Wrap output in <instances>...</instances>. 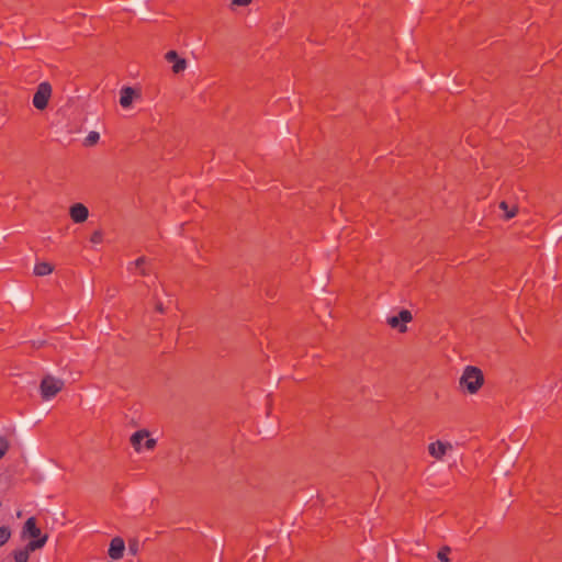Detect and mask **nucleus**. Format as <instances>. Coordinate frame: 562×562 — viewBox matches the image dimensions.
I'll return each mask as SVG.
<instances>
[{"label":"nucleus","instance_id":"nucleus-23","mask_svg":"<svg viewBox=\"0 0 562 562\" xmlns=\"http://www.w3.org/2000/svg\"><path fill=\"white\" fill-rule=\"evenodd\" d=\"M155 311L160 313V314L165 313V307H164L162 302H160L158 300L156 301V303H155Z\"/></svg>","mask_w":562,"mask_h":562},{"label":"nucleus","instance_id":"nucleus-10","mask_svg":"<svg viewBox=\"0 0 562 562\" xmlns=\"http://www.w3.org/2000/svg\"><path fill=\"white\" fill-rule=\"evenodd\" d=\"M69 214L75 223H82L88 218L89 211L82 203H76L70 207Z\"/></svg>","mask_w":562,"mask_h":562},{"label":"nucleus","instance_id":"nucleus-22","mask_svg":"<svg viewBox=\"0 0 562 562\" xmlns=\"http://www.w3.org/2000/svg\"><path fill=\"white\" fill-rule=\"evenodd\" d=\"M251 2V0H232V3L234 5L245 7L248 5Z\"/></svg>","mask_w":562,"mask_h":562},{"label":"nucleus","instance_id":"nucleus-18","mask_svg":"<svg viewBox=\"0 0 562 562\" xmlns=\"http://www.w3.org/2000/svg\"><path fill=\"white\" fill-rule=\"evenodd\" d=\"M103 240V232L101 229L94 231L90 236V241L93 244H100Z\"/></svg>","mask_w":562,"mask_h":562},{"label":"nucleus","instance_id":"nucleus-13","mask_svg":"<svg viewBox=\"0 0 562 562\" xmlns=\"http://www.w3.org/2000/svg\"><path fill=\"white\" fill-rule=\"evenodd\" d=\"M54 271V266L49 262H38L34 267V274L37 277L48 276Z\"/></svg>","mask_w":562,"mask_h":562},{"label":"nucleus","instance_id":"nucleus-8","mask_svg":"<svg viewBox=\"0 0 562 562\" xmlns=\"http://www.w3.org/2000/svg\"><path fill=\"white\" fill-rule=\"evenodd\" d=\"M165 59L168 63H172V71L175 74H180L187 68V60L184 58L179 57L176 50H169L165 55Z\"/></svg>","mask_w":562,"mask_h":562},{"label":"nucleus","instance_id":"nucleus-6","mask_svg":"<svg viewBox=\"0 0 562 562\" xmlns=\"http://www.w3.org/2000/svg\"><path fill=\"white\" fill-rule=\"evenodd\" d=\"M30 537L32 540L40 539L44 537L42 535L41 529L36 526V519L35 517H30L24 522L23 529H22V538Z\"/></svg>","mask_w":562,"mask_h":562},{"label":"nucleus","instance_id":"nucleus-1","mask_svg":"<svg viewBox=\"0 0 562 562\" xmlns=\"http://www.w3.org/2000/svg\"><path fill=\"white\" fill-rule=\"evenodd\" d=\"M460 387L469 393L476 394L484 384L483 371L474 366H467L459 380Z\"/></svg>","mask_w":562,"mask_h":562},{"label":"nucleus","instance_id":"nucleus-11","mask_svg":"<svg viewBox=\"0 0 562 562\" xmlns=\"http://www.w3.org/2000/svg\"><path fill=\"white\" fill-rule=\"evenodd\" d=\"M135 94L136 92L132 87H124L121 90L120 104L123 108H128L132 104Z\"/></svg>","mask_w":562,"mask_h":562},{"label":"nucleus","instance_id":"nucleus-5","mask_svg":"<svg viewBox=\"0 0 562 562\" xmlns=\"http://www.w3.org/2000/svg\"><path fill=\"white\" fill-rule=\"evenodd\" d=\"M412 319V313L408 310H402L398 315L387 317L386 324L392 328L398 329L400 333H406V323H409Z\"/></svg>","mask_w":562,"mask_h":562},{"label":"nucleus","instance_id":"nucleus-3","mask_svg":"<svg viewBox=\"0 0 562 562\" xmlns=\"http://www.w3.org/2000/svg\"><path fill=\"white\" fill-rule=\"evenodd\" d=\"M48 540V536L44 535V537L31 540L23 549L13 551V558L15 562H27L30 558V552L38 550L45 546Z\"/></svg>","mask_w":562,"mask_h":562},{"label":"nucleus","instance_id":"nucleus-21","mask_svg":"<svg viewBox=\"0 0 562 562\" xmlns=\"http://www.w3.org/2000/svg\"><path fill=\"white\" fill-rule=\"evenodd\" d=\"M156 439H153V438H146V441L144 443V447L147 449V450H151L156 447Z\"/></svg>","mask_w":562,"mask_h":562},{"label":"nucleus","instance_id":"nucleus-12","mask_svg":"<svg viewBox=\"0 0 562 562\" xmlns=\"http://www.w3.org/2000/svg\"><path fill=\"white\" fill-rule=\"evenodd\" d=\"M149 437V432L145 429L134 432L131 437V443L136 451L140 450L142 441Z\"/></svg>","mask_w":562,"mask_h":562},{"label":"nucleus","instance_id":"nucleus-20","mask_svg":"<svg viewBox=\"0 0 562 562\" xmlns=\"http://www.w3.org/2000/svg\"><path fill=\"white\" fill-rule=\"evenodd\" d=\"M139 550V543L137 540H131L128 542V551L131 554L136 555Z\"/></svg>","mask_w":562,"mask_h":562},{"label":"nucleus","instance_id":"nucleus-19","mask_svg":"<svg viewBox=\"0 0 562 562\" xmlns=\"http://www.w3.org/2000/svg\"><path fill=\"white\" fill-rule=\"evenodd\" d=\"M9 449V442L5 438L0 437V459L4 457Z\"/></svg>","mask_w":562,"mask_h":562},{"label":"nucleus","instance_id":"nucleus-7","mask_svg":"<svg viewBox=\"0 0 562 562\" xmlns=\"http://www.w3.org/2000/svg\"><path fill=\"white\" fill-rule=\"evenodd\" d=\"M124 550V540L121 537H115L110 542L108 554L113 560H120L121 558H123Z\"/></svg>","mask_w":562,"mask_h":562},{"label":"nucleus","instance_id":"nucleus-14","mask_svg":"<svg viewBox=\"0 0 562 562\" xmlns=\"http://www.w3.org/2000/svg\"><path fill=\"white\" fill-rule=\"evenodd\" d=\"M499 209L505 212V215H504L505 220L513 218L518 212V207L516 205H513L512 207H509V205L506 201H502L499 203Z\"/></svg>","mask_w":562,"mask_h":562},{"label":"nucleus","instance_id":"nucleus-17","mask_svg":"<svg viewBox=\"0 0 562 562\" xmlns=\"http://www.w3.org/2000/svg\"><path fill=\"white\" fill-rule=\"evenodd\" d=\"M146 257H139L135 260L134 265L139 269L142 276H148L149 271L145 268Z\"/></svg>","mask_w":562,"mask_h":562},{"label":"nucleus","instance_id":"nucleus-15","mask_svg":"<svg viewBox=\"0 0 562 562\" xmlns=\"http://www.w3.org/2000/svg\"><path fill=\"white\" fill-rule=\"evenodd\" d=\"M100 139V134L98 132H90L88 136L85 138L83 145L89 147L95 145Z\"/></svg>","mask_w":562,"mask_h":562},{"label":"nucleus","instance_id":"nucleus-16","mask_svg":"<svg viewBox=\"0 0 562 562\" xmlns=\"http://www.w3.org/2000/svg\"><path fill=\"white\" fill-rule=\"evenodd\" d=\"M11 537V530L9 527H0V547L9 541Z\"/></svg>","mask_w":562,"mask_h":562},{"label":"nucleus","instance_id":"nucleus-2","mask_svg":"<svg viewBox=\"0 0 562 562\" xmlns=\"http://www.w3.org/2000/svg\"><path fill=\"white\" fill-rule=\"evenodd\" d=\"M65 383L60 379L52 375H45L40 385L41 396L43 400H50L55 397L64 387Z\"/></svg>","mask_w":562,"mask_h":562},{"label":"nucleus","instance_id":"nucleus-9","mask_svg":"<svg viewBox=\"0 0 562 562\" xmlns=\"http://www.w3.org/2000/svg\"><path fill=\"white\" fill-rule=\"evenodd\" d=\"M452 446L449 442H442L437 440L428 446V452L436 459H441L448 450H451Z\"/></svg>","mask_w":562,"mask_h":562},{"label":"nucleus","instance_id":"nucleus-4","mask_svg":"<svg viewBox=\"0 0 562 562\" xmlns=\"http://www.w3.org/2000/svg\"><path fill=\"white\" fill-rule=\"evenodd\" d=\"M52 97V86L49 82L44 81L37 86V89L33 95V105L37 110H45L48 105V101Z\"/></svg>","mask_w":562,"mask_h":562}]
</instances>
